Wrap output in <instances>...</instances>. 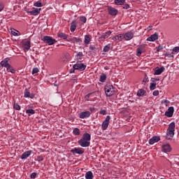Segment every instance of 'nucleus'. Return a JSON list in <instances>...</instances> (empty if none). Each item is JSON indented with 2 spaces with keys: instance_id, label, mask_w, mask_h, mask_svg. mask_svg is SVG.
I'll list each match as a JSON object with an SVG mask.
<instances>
[{
  "instance_id": "obj_1",
  "label": "nucleus",
  "mask_w": 179,
  "mask_h": 179,
  "mask_svg": "<svg viewBox=\"0 0 179 179\" xmlns=\"http://www.w3.org/2000/svg\"><path fill=\"white\" fill-rule=\"evenodd\" d=\"M92 139V136L89 134V133H85L83 135L81 139L78 141V145L81 146V148H89L90 146V141Z\"/></svg>"
},
{
  "instance_id": "obj_2",
  "label": "nucleus",
  "mask_w": 179,
  "mask_h": 179,
  "mask_svg": "<svg viewBox=\"0 0 179 179\" xmlns=\"http://www.w3.org/2000/svg\"><path fill=\"white\" fill-rule=\"evenodd\" d=\"M174 132H176V123L172 122L169 124V127L166 130L167 139H171L174 136Z\"/></svg>"
},
{
  "instance_id": "obj_3",
  "label": "nucleus",
  "mask_w": 179,
  "mask_h": 179,
  "mask_svg": "<svg viewBox=\"0 0 179 179\" xmlns=\"http://www.w3.org/2000/svg\"><path fill=\"white\" fill-rule=\"evenodd\" d=\"M105 93L108 97H111L114 94V87L111 85H106Z\"/></svg>"
},
{
  "instance_id": "obj_4",
  "label": "nucleus",
  "mask_w": 179,
  "mask_h": 179,
  "mask_svg": "<svg viewBox=\"0 0 179 179\" xmlns=\"http://www.w3.org/2000/svg\"><path fill=\"white\" fill-rule=\"evenodd\" d=\"M43 40L44 43H46L48 45H53V44L57 43V40L52 38L51 36H44Z\"/></svg>"
},
{
  "instance_id": "obj_5",
  "label": "nucleus",
  "mask_w": 179,
  "mask_h": 179,
  "mask_svg": "<svg viewBox=\"0 0 179 179\" xmlns=\"http://www.w3.org/2000/svg\"><path fill=\"white\" fill-rule=\"evenodd\" d=\"M110 120H111V117L108 115L106 116V120L102 122L101 127L103 131H106V129L108 128V125L110 124Z\"/></svg>"
},
{
  "instance_id": "obj_6",
  "label": "nucleus",
  "mask_w": 179,
  "mask_h": 179,
  "mask_svg": "<svg viewBox=\"0 0 179 179\" xmlns=\"http://www.w3.org/2000/svg\"><path fill=\"white\" fill-rule=\"evenodd\" d=\"M134 31H128L123 35V38H124L126 41H129V40H132V38H134Z\"/></svg>"
},
{
  "instance_id": "obj_7",
  "label": "nucleus",
  "mask_w": 179,
  "mask_h": 179,
  "mask_svg": "<svg viewBox=\"0 0 179 179\" xmlns=\"http://www.w3.org/2000/svg\"><path fill=\"white\" fill-rule=\"evenodd\" d=\"M73 68L76 71H85L86 69V65L83 63H77L73 65Z\"/></svg>"
},
{
  "instance_id": "obj_8",
  "label": "nucleus",
  "mask_w": 179,
  "mask_h": 179,
  "mask_svg": "<svg viewBox=\"0 0 179 179\" xmlns=\"http://www.w3.org/2000/svg\"><path fill=\"white\" fill-rule=\"evenodd\" d=\"M40 12H41V8H36L33 7L31 10L27 11V13H30L32 16H37L40 15Z\"/></svg>"
},
{
  "instance_id": "obj_9",
  "label": "nucleus",
  "mask_w": 179,
  "mask_h": 179,
  "mask_svg": "<svg viewBox=\"0 0 179 179\" xmlns=\"http://www.w3.org/2000/svg\"><path fill=\"white\" fill-rule=\"evenodd\" d=\"M174 114V107L171 106L168 108V110L165 112L166 117L169 118H171Z\"/></svg>"
},
{
  "instance_id": "obj_10",
  "label": "nucleus",
  "mask_w": 179,
  "mask_h": 179,
  "mask_svg": "<svg viewBox=\"0 0 179 179\" xmlns=\"http://www.w3.org/2000/svg\"><path fill=\"white\" fill-rule=\"evenodd\" d=\"M22 47L24 48V52H27V51H29L30 50V41H22Z\"/></svg>"
},
{
  "instance_id": "obj_11",
  "label": "nucleus",
  "mask_w": 179,
  "mask_h": 179,
  "mask_svg": "<svg viewBox=\"0 0 179 179\" xmlns=\"http://www.w3.org/2000/svg\"><path fill=\"white\" fill-rule=\"evenodd\" d=\"M80 118H81L82 120H85V118H89V117H90V115H92V113H90V111H84V112H81L80 114Z\"/></svg>"
},
{
  "instance_id": "obj_12",
  "label": "nucleus",
  "mask_w": 179,
  "mask_h": 179,
  "mask_svg": "<svg viewBox=\"0 0 179 179\" xmlns=\"http://www.w3.org/2000/svg\"><path fill=\"white\" fill-rule=\"evenodd\" d=\"M71 153L73 155H83L85 153V150H83V148H76L71 150Z\"/></svg>"
},
{
  "instance_id": "obj_13",
  "label": "nucleus",
  "mask_w": 179,
  "mask_h": 179,
  "mask_svg": "<svg viewBox=\"0 0 179 179\" xmlns=\"http://www.w3.org/2000/svg\"><path fill=\"white\" fill-rule=\"evenodd\" d=\"M162 150L164 152V153H167L169 152H171V147L170 146V144L169 143H164L162 145Z\"/></svg>"
},
{
  "instance_id": "obj_14",
  "label": "nucleus",
  "mask_w": 179,
  "mask_h": 179,
  "mask_svg": "<svg viewBox=\"0 0 179 179\" xmlns=\"http://www.w3.org/2000/svg\"><path fill=\"white\" fill-rule=\"evenodd\" d=\"M67 41H69V43H73V44H80V43H82V39L73 37L72 38L68 39Z\"/></svg>"
},
{
  "instance_id": "obj_15",
  "label": "nucleus",
  "mask_w": 179,
  "mask_h": 179,
  "mask_svg": "<svg viewBox=\"0 0 179 179\" xmlns=\"http://www.w3.org/2000/svg\"><path fill=\"white\" fill-rule=\"evenodd\" d=\"M165 70L164 66H157L155 69V73L154 75H162L163 73V71Z\"/></svg>"
},
{
  "instance_id": "obj_16",
  "label": "nucleus",
  "mask_w": 179,
  "mask_h": 179,
  "mask_svg": "<svg viewBox=\"0 0 179 179\" xmlns=\"http://www.w3.org/2000/svg\"><path fill=\"white\" fill-rule=\"evenodd\" d=\"M159 141H160V137L155 136L149 140V143L150 145H155V143H157Z\"/></svg>"
},
{
  "instance_id": "obj_17",
  "label": "nucleus",
  "mask_w": 179,
  "mask_h": 179,
  "mask_svg": "<svg viewBox=\"0 0 179 179\" xmlns=\"http://www.w3.org/2000/svg\"><path fill=\"white\" fill-rule=\"evenodd\" d=\"M112 40H113V41H116V43H120V41H122V40H124V35H116L112 38Z\"/></svg>"
},
{
  "instance_id": "obj_18",
  "label": "nucleus",
  "mask_w": 179,
  "mask_h": 179,
  "mask_svg": "<svg viewBox=\"0 0 179 179\" xmlns=\"http://www.w3.org/2000/svg\"><path fill=\"white\" fill-rule=\"evenodd\" d=\"M108 10L109 15H110L111 16H115L117 13H118V10L113 7H109Z\"/></svg>"
},
{
  "instance_id": "obj_19",
  "label": "nucleus",
  "mask_w": 179,
  "mask_h": 179,
  "mask_svg": "<svg viewBox=\"0 0 179 179\" xmlns=\"http://www.w3.org/2000/svg\"><path fill=\"white\" fill-rule=\"evenodd\" d=\"M110 36H111V31H108L107 32L102 34V35L99 38V40H106V38H108Z\"/></svg>"
},
{
  "instance_id": "obj_20",
  "label": "nucleus",
  "mask_w": 179,
  "mask_h": 179,
  "mask_svg": "<svg viewBox=\"0 0 179 179\" xmlns=\"http://www.w3.org/2000/svg\"><path fill=\"white\" fill-rule=\"evenodd\" d=\"M159 38L157 34H154L147 38V41H156Z\"/></svg>"
},
{
  "instance_id": "obj_21",
  "label": "nucleus",
  "mask_w": 179,
  "mask_h": 179,
  "mask_svg": "<svg viewBox=\"0 0 179 179\" xmlns=\"http://www.w3.org/2000/svg\"><path fill=\"white\" fill-rule=\"evenodd\" d=\"M1 66L4 68H8L10 64H9V58H6L1 62Z\"/></svg>"
},
{
  "instance_id": "obj_22",
  "label": "nucleus",
  "mask_w": 179,
  "mask_h": 179,
  "mask_svg": "<svg viewBox=\"0 0 179 179\" xmlns=\"http://www.w3.org/2000/svg\"><path fill=\"white\" fill-rule=\"evenodd\" d=\"M137 96L138 97H143V96H146V90L143 89H140L137 92Z\"/></svg>"
},
{
  "instance_id": "obj_23",
  "label": "nucleus",
  "mask_w": 179,
  "mask_h": 179,
  "mask_svg": "<svg viewBox=\"0 0 179 179\" xmlns=\"http://www.w3.org/2000/svg\"><path fill=\"white\" fill-rule=\"evenodd\" d=\"M30 155H31V150H29V151L24 152L21 155V159L22 160L24 159H27V157H29V156H30Z\"/></svg>"
},
{
  "instance_id": "obj_24",
  "label": "nucleus",
  "mask_w": 179,
  "mask_h": 179,
  "mask_svg": "<svg viewBox=\"0 0 179 179\" xmlns=\"http://www.w3.org/2000/svg\"><path fill=\"white\" fill-rule=\"evenodd\" d=\"M57 37H59V38H63V40H66L68 38V34L62 32H59L57 33Z\"/></svg>"
},
{
  "instance_id": "obj_25",
  "label": "nucleus",
  "mask_w": 179,
  "mask_h": 179,
  "mask_svg": "<svg viewBox=\"0 0 179 179\" xmlns=\"http://www.w3.org/2000/svg\"><path fill=\"white\" fill-rule=\"evenodd\" d=\"M107 80V75L102 73L100 76L99 81L101 82L102 83H104Z\"/></svg>"
},
{
  "instance_id": "obj_26",
  "label": "nucleus",
  "mask_w": 179,
  "mask_h": 179,
  "mask_svg": "<svg viewBox=\"0 0 179 179\" xmlns=\"http://www.w3.org/2000/svg\"><path fill=\"white\" fill-rule=\"evenodd\" d=\"M91 41H92V38H90V35L85 36V39H84L85 44H90Z\"/></svg>"
},
{
  "instance_id": "obj_27",
  "label": "nucleus",
  "mask_w": 179,
  "mask_h": 179,
  "mask_svg": "<svg viewBox=\"0 0 179 179\" xmlns=\"http://www.w3.org/2000/svg\"><path fill=\"white\" fill-rule=\"evenodd\" d=\"M24 97H28L29 99H34V94H31L30 92H29V91H27V90H26V92H24Z\"/></svg>"
},
{
  "instance_id": "obj_28",
  "label": "nucleus",
  "mask_w": 179,
  "mask_h": 179,
  "mask_svg": "<svg viewBox=\"0 0 179 179\" xmlns=\"http://www.w3.org/2000/svg\"><path fill=\"white\" fill-rule=\"evenodd\" d=\"M70 29H71V31L72 33H73V31H75V30H76V21H73L71 22V25Z\"/></svg>"
},
{
  "instance_id": "obj_29",
  "label": "nucleus",
  "mask_w": 179,
  "mask_h": 179,
  "mask_svg": "<svg viewBox=\"0 0 179 179\" xmlns=\"http://www.w3.org/2000/svg\"><path fill=\"white\" fill-rule=\"evenodd\" d=\"M11 34L13 36H15V37H18V36H20V32H19L16 29H11Z\"/></svg>"
},
{
  "instance_id": "obj_30",
  "label": "nucleus",
  "mask_w": 179,
  "mask_h": 179,
  "mask_svg": "<svg viewBox=\"0 0 179 179\" xmlns=\"http://www.w3.org/2000/svg\"><path fill=\"white\" fill-rule=\"evenodd\" d=\"M26 114H28L29 117H30L31 115L36 114V110H34L33 109H27L26 110Z\"/></svg>"
},
{
  "instance_id": "obj_31",
  "label": "nucleus",
  "mask_w": 179,
  "mask_h": 179,
  "mask_svg": "<svg viewBox=\"0 0 179 179\" xmlns=\"http://www.w3.org/2000/svg\"><path fill=\"white\" fill-rule=\"evenodd\" d=\"M7 72H10V73H15V69L10 66V64L8 66L6 67Z\"/></svg>"
},
{
  "instance_id": "obj_32",
  "label": "nucleus",
  "mask_w": 179,
  "mask_h": 179,
  "mask_svg": "<svg viewBox=\"0 0 179 179\" xmlns=\"http://www.w3.org/2000/svg\"><path fill=\"white\" fill-rule=\"evenodd\" d=\"M111 48V44H108L103 48V52H108Z\"/></svg>"
},
{
  "instance_id": "obj_33",
  "label": "nucleus",
  "mask_w": 179,
  "mask_h": 179,
  "mask_svg": "<svg viewBox=\"0 0 179 179\" xmlns=\"http://www.w3.org/2000/svg\"><path fill=\"white\" fill-rule=\"evenodd\" d=\"M73 135H80V130L78 128H74L73 130Z\"/></svg>"
},
{
  "instance_id": "obj_34",
  "label": "nucleus",
  "mask_w": 179,
  "mask_h": 179,
  "mask_svg": "<svg viewBox=\"0 0 179 179\" xmlns=\"http://www.w3.org/2000/svg\"><path fill=\"white\" fill-rule=\"evenodd\" d=\"M82 57H83V52H79L76 55V59L79 61V60L82 59Z\"/></svg>"
},
{
  "instance_id": "obj_35",
  "label": "nucleus",
  "mask_w": 179,
  "mask_h": 179,
  "mask_svg": "<svg viewBox=\"0 0 179 179\" xmlns=\"http://www.w3.org/2000/svg\"><path fill=\"white\" fill-rule=\"evenodd\" d=\"M115 5H124L125 0H115Z\"/></svg>"
},
{
  "instance_id": "obj_36",
  "label": "nucleus",
  "mask_w": 179,
  "mask_h": 179,
  "mask_svg": "<svg viewBox=\"0 0 179 179\" xmlns=\"http://www.w3.org/2000/svg\"><path fill=\"white\" fill-rule=\"evenodd\" d=\"M34 6L36 8H41L43 6V3L41 1H36L34 3Z\"/></svg>"
},
{
  "instance_id": "obj_37",
  "label": "nucleus",
  "mask_w": 179,
  "mask_h": 179,
  "mask_svg": "<svg viewBox=\"0 0 179 179\" xmlns=\"http://www.w3.org/2000/svg\"><path fill=\"white\" fill-rule=\"evenodd\" d=\"M161 103H162V104H164V106H165L166 107H167V106H169V104H170V101H169V100H167V99H164V100H162Z\"/></svg>"
},
{
  "instance_id": "obj_38",
  "label": "nucleus",
  "mask_w": 179,
  "mask_h": 179,
  "mask_svg": "<svg viewBox=\"0 0 179 179\" xmlns=\"http://www.w3.org/2000/svg\"><path fill=\"white\" fill-rule=\"evenodd\" d=\"M179 52V47L176 46L175 48H173V50H172V54H178Z\"/></svg>"
},
{
  "instance_id": "obj_39",
  "label": "nucleus",
  "mask_w": 179,
  "mask_h": 179,
  "mask_svg": "<svg viewBox=\"0 0 179 179\" xmlns=\"http://www.w3.org/2000/svg\"><path fill=\"white\" fill-rule=\"evenodd\" d=\"M13 108H15V110H17V111H20V106L17 103L13 104Z\"/></svg>"
},
{
  "instance_id": "obj_40",
  "label": "nucleus",
  "mask_w": 179,
  "mask_h": 179,
  "mask_svg": "<svg viewBox=\"0 0 179 179\" xmlns=\"http://www.w3.org/2000/svg\"><path fill=\"white\" fill-rule=\"evenodd\" d=\"M141 55H142V49H141L140 48H137L136 56L137 57H141Z\"/></svg>"
},
{
  "instance_id": "obj_41",
  "label": "nucleus",
  "mask_w": 179,
  "mask_h": 179,
  "mask_svg": "<svg viewBox=\"0 0 179 179\" xmlns=\"http://www.w3.org/2000/svg\"><path fill=\"white\" fill-rule=\"evenodd\" d=\"M156 89V83H150V90H155Z\"/></svg>"
},
{
  "instance_id": "obj_42",
  "label": "nucleus",
  "mask_w": 179,
  "mask_h": 179,
  "mask_svg": "<svg viewBox=\"0 0 179 179\" xmlns=\"http://www.w3.org/2000/svg\"><path fill=\"white\" fill-rule=\"evenodd\" d=\"M38 68H34L32 70V75H36V73H38Z\"/></svg>"
},
{
  "instance_id": "obj_43",
  "label": "nucleus",
  "mask_w": 179,
  "mask_h": 179,
  "mask_svg": "<svg viewBox=\"0 0 179 179\" xmlns=\"http://www.w3.org/2000/svg\"><path fill=\"white\" fill-rule=\"evenodd\" d=\"M5 6L3 5V3L2 2V1L0 0V12H2Z\"/></svg>"
},
{
  "instance_id": "obj_44",
  "label": "nucleus",
  "mask_w": 179,
  "mask_h": 179,
  "mask_svg": "<svg viewBox=\"0 0 179 179\" xmlns=\"http://www.w3.org/2000/svg\"><path fill=\"white\" fill-rule=\"evenodd\" d=\"M80 20H81V21L83 22V23H86V20H87L86 17H85V16H81V17H80Z\"/></svg>"
},
{
  "instance_id": "obj_45",
  "label": "nucleus",
  "mask_w": 179,
  "mask_h": 179,
  "mask_svg": "<svg viewBox=\"0 0 179 179\" xmlns=\"http://www.w3.org/2000/svg\"><path fill=\"white\" fill-rule=\"evenodd\" d=\"M162 50H163V46L162 45H159L158 47L156 48L157 52L162 51Z\"/></svg>"
},
{
  "instance_id": "obj_46",
  "label": "nucleus",
  "mask_w": 179,
  "mask_h": 179,
  "mask_svg": "<svg viewBox=\"0 0 179 179\" xmlns=\"http://www.w3.org/2000/svg\"><path fill=\"white\" fill-rule=\"evenodd\" d=\"M44 160V157L43 156H38L37 157V162H43Z\"/></svg>"
},
{
  "instance_id": "obj_47",
  "label": "nucleus",
  "mask_w": 179,
  "mask_h": 179,
  "mask_svg": "<svg viewBox=\"0 0 179 179\" xmlns=\"http://www.w3.org/2000/svg\"><path fill=\"white\" fill-rule=\"evenodd\" d=\"M143 83H148V82H149V80H148V76H145L144 77V78H143Z\"/></svg>"
},
{
  "instance_id": "obj_48",
  "label": "nucleus",
  "mask_w": 179,
  "mask_h": 179,
  "mask_svg": "<svg viewBox=\"0 0 179 179\" xmlns=\"http://www.w3.org/2000/svg\"><path fill=\"white\" fill-rule=\"evenodd\" d=\"M99 113L102 115H106V114H107V110H101Z\"/></svg>"
},
{
  "instance_id": "obj_49",
  "label": "nucleus",
  "mask_w": 179,
  "mask_h": 179,
  "mask_svg": "<svg viewBox=\"0 0 179 179\" xmlns=\"http://www.w3.org/2000/svg\"><path fill=\"white\" fill-rule=\"evenodd\" d=\"M159 80H160V79H159V78H151V81H152L153 83H155V82H157V81H159Z\"/></svg>"
},
{
  "instance_id": "obj_50",
  "label": "nucleus",
  "mask_w": 179,
  "mask_h": 179,
  "mask_svg": "<svg viewBox=\"0 0 179 179\" xmlns=\"http://www.w3.org/2000/svg\"><path fill=\"white\" fill-rule=\"evenodd\" d=\"M75 71H76V69L73 68L69 70V73H75Z\"/></svg>"
},
{
  "instance_id": "obj_51",
  "label": "nucleus",
  "mask_w": 179,
  "mask_h": 179,
  "mask_svg": "<svg viewBox=\"0 0 179 179\" xmlns=\"http://www.w3.org/2000/svg\"><path fill=\"white\" fill-rule=\"evenodd\" d=\"M153 96H159V90H155L152 92Z\"/></svg>"
},
{
  "instance_id": "obj_52",
  "label": "nucleus",
  "mask_w": 179,
  "mask_h": 179,
  "mask_svg": "<svg viewBox=\"0 0 179 179\" xmlns=\"http://www.w3.org/2000/svg\"><path fill=\"white\" fill-rule=\"evenodd\" d=\"M36 177H37V173H32L31 174V178H36Z\"/></svg>"
},
{
  "instance_id": "obj_53",
  "label": "nucleus",
  "mask_w": 179,
  "mask_h": 179,
  "mask_svg": "<svg viewBox=\"0 0 179 179\" xmlns=\"http://www.w3.org/2000/svg\"><path fill=\"white\" fill-rule=\"evenodd\" d=\"M90 50L91 51H94V50H96V48L94 46H93V45H90Z\"/></svg>"
},
{
  "instance_id": "obj_54",
  "label": "nucleus",
  "mask_w": 179,
  "mask_h": 179,
  "mask_svg": "<svg viewBox=\"0 0 179 179\" xmlns=\"http://www.w3.org/2000/svg\"><path fill=\"white\" fill-rule=\"evenodd\" d=\"M152 29H153V27L152 26H149L148 28H147V30L148 31H150V30H152Z\"/></svg>"
},
{
  "instance_id": "obj_55",
  "label": "nucleus",
  "mask_w": 179,
  "mask_h": 179,
  "mask_svg": "<svg viewBox=\"0 0 179 179\" xmlns=\"http://www.w3.org/2000/svg\"><path fill=\"white\" fill-rule=\"evenodd\" d=\"M129 5L126 4L125 7H124V9H129Z\"/></svg>"
},
{
  "instance_id": "obj_56",
  "label": "nucleus",
  "mask_w": 179,
  "mask_h": 179,
  "mask_svg": "<svg viewBox=\"0 0 179 179\" xmlns=\"http://www.w3.org/2000/svg\"><path fill=\"white\" fill-rule=\"evenodd\" d=\"M90 111H94V108H90Z\"/></svg>"
},
{
  "instance_id": "obj_57",
  "label": "nucleus",
  "mask_w": 179,
  "mask_h": 179,
  "mask_svg": "<svg viewBox=\"0 0 179 179\" xmlns=\"http://www.w3.org/2000/svg\"><path fill=\"white\" fill-rule=\"evenodd\" d=\"M169 57H173V55H171V54H170Z\"/></svg>"
}]
</instances>
